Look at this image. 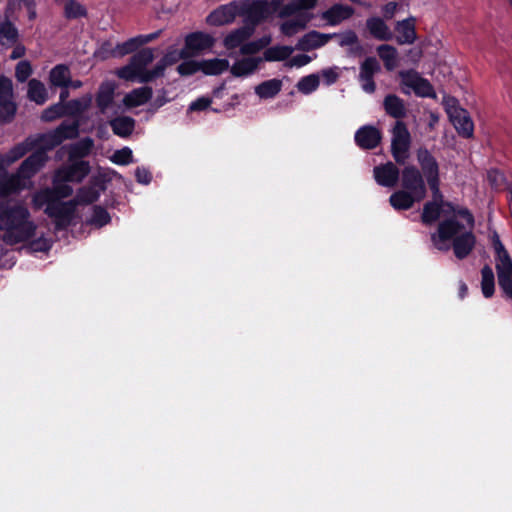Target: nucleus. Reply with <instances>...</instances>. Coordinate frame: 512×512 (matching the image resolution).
Segmentation results:
<instances>
[{
    "instance_id": "13",
    "label": "nucleus",
    "mask_w": 512,
    "mask_h": 512,
    "mask_svg": "<svg viewBox=\"0 0 512 512\" xmlns=\"http://www.w3.org/2000/svg\"><path fill=\"white\" fill-rule=\"evenodd\" d=\"M446 111L450 121L460 135L466 138L473 135V121L469 113L458 106L455 99H449L446 101Z\"/></svg>"
},
{
    "instance_id": "31",
    "label": "nucleus",
    "mask_w": 512,
    "mask_h": 512,
    "mask_svg": "<svg viewBox=\"0 0 512 512\" xmlns=\"http://www.w3.org/2000/svg\"><path fill=\"white\" fill-rule=\"evenodd\" d=\"M230 63L227 59L213 58L200 61V69L206 75H219L227 71Z\"/></svg>"
},
{
    "instance_id": "51",
    "label": "nucleus",
    "mask_w": 512,
    "mask_h": 512,
    "mask_svg": "<svg viewBox=\"0 0 512 512\" xmlns=\"http://www.w3.org/2000/svg\"><path fill=\"white\" fill-rule=\"evenodd\" d=\"M65 113H67L66 106L58 103L44 110L42 113V119L45 121H52Z\"/></svg>"
},
{
    "instance_id": "59",
    "label": "nucleus",
    "mask_w": 512,
    "mask_h": 512,
    "mask_svg": "<svg viewBox=\"0 0 512 512\" xmlns=\"http://www.w3.org/2000/svg\"><path fill=\"white\" fill-rule=\"evenodd\" d=\"M397 3L389 2L383 7V14L386 19H391L396 11Z\"/></svg>"
},
{
    "instance_id": "48",
    "label": "nucleus",
    "mask_w": 512,
    "mask_h": 512,
    "mask_svg": "<svg viewBox=\"0 0 512 512\" xmlns=\"http://www.w3.org/2000/svg\"><path fill=\"white\" fill-rule=\"evenodd\" d=\"M16 37L17 31L11 23L4 22L0 25V41L2 44L12 43Z\"/></svg>"
},
{
    "instance_id": "52",
    "label": "nucleus",
    "mask_w": 512,
    "mask_h": 512,
    "mask_svg": "<svg viewBox=\"0 0 512 512\" xmlns=\"http://www.w3.org/2000/svg\"><path fill=\"white\" fill-rule=\"evenodd\" d=\"M109 221H110V216L106 210H104L101 207L94 208L93 215L90 219V222L93 225H95L97 227H102V226L106 225L107 223H109Z\"/></svg>"
},
{
    "instance_id": "21",
    "label": "nucleus",
    "mask_w": 512,
    "mask_h": 512,
    "mask_svg": "<svg viewBox=\"0 0 512 512\" xmlns=\"http://www.w3.org/2000/svg\"><path fill=\"white\" fill-rule=\"evenodd\" d=\"M161 31H156L146 35H138L136 37L130 38L129 40L118 44L113 50V54L115 56H124L129 54L139 47L157 39L160 35Z\"/></svg>"
},
{
    "instance_id": "28",
    "label": "nucleus",
    "mask_w": 512,
    "mask_h": 512,
    "mask_svg": "<svg viewBox=\"0 0 512 512\" xmlns=\"http://www.w3.org/2000/svg\"><path fill=\"white\" fill-rule=\"evenodd\" d=\"M354 10L347 5L336 4L322 13V19L330 25H336L352 16Z\"/></svg>"
},
{
    "instance_id": "36",
    "label": "nucleus",
    "mask_w": 512,
    "mask_h": 512,
    "mask_svg": "<svg viewBox=\"0 0 512 512\" xmlns=\"http://www.w3.org/2000/svg\"><path fill=\"white\" fill-rule=\"evenodd\" d=\"M49 79L52 86L68 88L70 71L65 65H57L50 71Z\"/></svg>"
},
{
    "instance_id": "16",
    "label": "nucleus",
    "mask_w": 512,
    "mask_h": 512,
    "mask_svg": "<svg viewBox=\"0 0 512 512\" xmlns=\"http://www.w3.org/2000/svg\"><path fill=\"white\" fill-rule=\"evenodd\" d=\"M12 82L0 77V123L9 122L14 117L16 105L13 102Z\"/></svg>"
},
{
    "instance_id": "41",
    "label": "nucleus",
    "mask_w": 512,
    "mask_h": 512,
    "mask_svg": "<svg viewBox=\"0 0 512 512\" xmlns=\"http://www.w3.org/2000/svg\"><path fill=\"white\" fill-rule=\"evenodd\" d=\"M290 46H274L265 50L264 59L266 61H281L287 59L293 52Z\"/></svg>"
},
{
    "instance_id": "34",
    "label": "nucleus",
    "mask_w": 512,
    "mask_h": 512,
    "mask_svg": "<svg viewBox=\"0 0 512 512\" xmlns=\"http://www.w3.org/2000/svg\"><path fill=\"white\" fill-rule=\"evenodd\" d=\"M384 108L387 114L394 118H402L406 114L403 100L395 95H388L384 99Z\"/></svg>"
},
{
    "instance_id": "8",
    "label": "nucleus",
    "mask_w": 512,
    "mask_h": 512,
    "mask_svg": "<svg viewBox=\"0 0 512 512\" xmlns=\"http://www.w3.org/2000/svg\"><path fill=\"white\" fill-rule=\"evenodd\" d=\"M89 171V163L86 161H74L57 170L53 178V183L58 195L61 197H68L71 195L72 188L67 184V182H80L85 178Z\"/></svg>"
},
{
    "instance_id": "62",
    "label": "nucleus",
    "mask_w": 512,
    "mask_h": 512,
    "mask_svg": "<svg viewBox=\"0 0 512 512\" xmlns=\"http://www.w3.org/2000/svg\"><path fill=\"white\" fill-rule=\"evenodd\" d=\"M468 287L465 283L461 282L459 286V296L460 298H464L467 294Z\"/></svg>"
},
{
    "instance_id": "9",
    "label": "nucleus",
    "mask_w": 512,
    "mask_h": 512,
    "mask_svg": "<svg viewBox=\"0 0 512 512\" xmlns=\"http://www.w3.org/2000/svg\"><path fill=\"white\" fill-rule=\"evenodd\" d=\"M493 247L496 253L498 283L504 294L512 299V260L497 234L493 235Z\"/></svg>"
},
{
    "instance_id": "22",
    "label": "nucleus",
    "mask_w": 512,
    "mask_h": 512,
    "mask_svg": "<svg viewBox=\"0 0 512 512\" xmlns=\"http://www.w3.org/2000/svg\"><path fill=\"white\" fill-rule=\"evenodd\" d=\"M379 71L380 64L376 60V58L369 57L363 62V64L361 65L359 78L362 84V88L365 92H374L375 83L373 81V76Z\"/></svg>"
},
{
    "instance_id": "11",
    "label": "nucleus",
    "mask_w": 512,
    "mask_h": 512,
    "mask_svg": "<svg viewBox=\"0 0 512 512\" xmlns=\"http://www.w3.org/2000/svg\"><path fill=\"white\" fill-rule=\"evenodd\" d=\"M417 162L421 168V174L425 177L430 189L436 195L439 193V164L432 153L425 147L416 151Z\"/></svg>"
},
{
    "instance_id": "20",
    "label": "nucleus",
    "mask_w": 512,
    "mask_h": 512,
    "mask_svg": "<svg viewBox=\"0 0 512 512\" xmlns=\"http://www.w3.org/2000/svg\"><path fill=\"white\" fill-rule=\"evenodd\" d=\"M213 44L214 39L212 36L203 32H195L186 36L185 47L183 49L187 51V57H190L210 49Z\"/></svg>"
},
{
    "instance_id": "1",
    "label": "nucleus",
    "mask_w": 512,
    "mask_h": 512,
    "mask_svg": "<svg viewBox=\"0 0 512 512\" xmlns=\"http://www.w3.org/2000/svg\"><path fill=\"white\" fill-rule=\"evenodd\" d=\"M440 216L448 217L442 221L431 240L434 246L441 251L451 248L458 259L467 257L475 246L473 234L474 219L467 209L455 208L450 203H444L438 199L424 205L422 221L425 224L435 222Z\"/></svg>"
},
{
    "instance_id": "50",
    "label": "nucleus",
    "mask_w": 512,
    "mask_h": 512,
    "mask_svg": "<svg viewBox=\"0 0 512 512\" xmlns=\"http://www.w3.org/2000/svg\"><path fill=\"white\" fill-rule=\"evenodd\" d=\"M177 71L182 76H190L198 71H201L200 61H195V60L184 61L180 65H178Z\"/></svg>"
},
{
    "instance_id": "55",
    "label": "nucleus",
    "mask_w": 512,
    "mask_h": 512,
    "mask_svg": "<svg viewBox=\"0 0 512 512\" xmlns=\"http://www.w3.org/2000/svg\"><path fill=\"white\" fill-rule=\"evenodd\" d=\"M211 104V100L207 97H201L194 102H192L189 106L190 111H202L208 108Z\"/></svg>"
},
{
    "instance_id": "17",
    "label": "nucleus",
    "mask_w": 512,
    "mask_h": 512,
    "mask_svg": "<svg viewBox=\"0 0 512 512\" xmlns=\"http://www.w3.org/2000/svg\"><path fill=\"white\" fill-rule=\"evenodd\" d=\"M401 83L403 85L402 91L409 94L411 91L420 96H430L432 87L430 83L422 78L415 71H406L400 73Z\"/></svg>"
},
{
    "instance_id": "38",
    "label": "nucleus",
    "mask_w": 512,
    "mask_h": 512,
    "mask_svg": "<svg viewBox=\"0 0 512 512\" xmlns=\"http://www.w3.org/2000/svg\"><path fill=\"white\" fill-rule=\"evenodd\" d=\"M379 57L384 62L387 70H393L397 66V50L391 45H380L377 48Z\"/></svg>"
},
{
    "instance_id": "54",
    "label": "nucleus",
    "mask_w": 512,
    "mask_h": 512,
    "mask_svg": "<svg viewBox=\"0 0 512 512\" xmlns=\"http://www.w3.org/2000/svg\"><path fill=\"white\" fill-rule=\"evenodd\" d=\"M311 57L305 54H300L293 56L290 58L287 62V65L290 67H302L306 64H308L311 61Z\"/></svg>"
},
{
    "instance_id": "35",
    "label": "nucleus",
    "mask_w": 512,
    "mask_h": 512,
    "mask_svg": "<svg viewBox=\"0 0 512 512\" xmlns=\"http://www.w3.org/2000/svg\"><path fill=\"white\" fill-rule=\"evenodd\" d=\"M282 82L278 79L264 81L255 87V93L263 99L273 98L281 90Z\"/></svg>"
},
{
    "instance_id": "53",
    "label": "nucleus",
    "mask_w": 512,
    "mask_h": 512,
    "mask_svg": "<svg viewBox=\"0 0 512 512\" xmlns=\"http://www.w3.org/2000/svg\"><path fill=\"white\" fill-rule=\"evenodd\" d=\"M32 73L31 64L28 61H20L15 70V76L19 82H25Z\"/></svg>"
},
{
    "instance_id": "14",
    "label": "nucleus",
    "mask_w": 512,
    "mask_h": 512,
    "mask_svg": "<svg viewBox=\"0 0 512 512\" xmlns=\"http://www.w3.org/2000/svg\"><path fill=\"white\" fill-rule=\"evenodd\" d=\"M242 1L234 0L218 6L206 17V22L211 26H225L232 24L241 13Z\"/></svg>"
},
{
    "instance_id": "43",
    "label": "nucleus",
    "mask_w": 512,
    "mask_h": 512,
    "mask_svg": "<svg viewBox=\"0 0 512 512\" xmlns=\"http://www.w3.org/2000/svg\"><path fill=\"white\" fill-rule=\"evenodd\" d=\"M330 39H335L341 46H352L357 42V36L354 32L348 31L341 35H331L322 33V45L327 43Z\"/></svg>"
},
{
    "instance_id": "2",
    "label": "nucleus",
    "mask_w": 512,
    "mask_h": 512,
    "mask_svg": "<svg viewBox=\"0 0 512 512\" xmlns=\"http://www.w3.org/2000/svg\"><path fill=\"white\" fill-rule=\"evenodd\" d=\"M0 231L5 244L16 245L35 237L37 224L26 205L5 200L0 202Z\"/></svg>"
},
{
    "instance_id": "40",
    "label": "nucleus",
    "mask_w": 512,
    "mask_h": 512,
    "mask_svg": "<svg viewBox=\"0 0 512 512\" xmlns=\"http://www.w3.org/2000/svg\"><path fill=\"white\" fill-rule=\"evenodd\" d=\"M271 41L272 39L270 36H264L254 41L247 40L245 41L244 46H242V51L240 54L251 57V55L258 53L260 50L267 47Z\"/></svg>"
},
{
    "instance_id": "23",
    "label": "nucleus",
    "mask_w": 512,
    "mask_h": 512,
    "mask_svg": "<svg viewBox=\"0 0 512 512\" xmlns=\"http://www.w3.org/2000/svg\"><path fill=\"white\" fill-rule=\"evenodd\" d=\"M114 91L115 86L110 82L103 83L97 94V106L102 114L109 115L110 112L115 113L114 110Z\"/></svg>"
},
{
    "instance_id": "7",
    "label": "nucleus",
    "mask_w": 512,
    "mask_h": 512,
    "mask_svg": "<svg viewBox=\"0 0 512 512\" xmlns=\"http://www.w3.org/2000/svg\"><path fill=\"white\" fill-rule=\"evenodd\" d=\"M62 198L56 192L55 186L52 189H43L33 195L32 203L36 208H42L47 205L45 212L55 218L57 227L68 225L72 219V207L56 200Z\"/></svg>"
},
{
    "instance_id": "10",
    "label": "nucleus",
    "mask_w": 512,
    "mask_h": 512,
    "mask_svg": "<svg viewBox=\"0 0 512 512\" xmlns=\"http://www.w3.org/2000/svg\"><path fill=\"white\" fill-rule=\"evenodd\" d=\"M411 135L402 121H397L392 129L391 153L398 164H404L410 156Z\"/></svg>"
},
{
    "instance_id": "46",
    "label": "nucleus",
    "mask_w": 512,
    "mask_h": 512,
    "mask_svg": "<svg viewBox=\"0 0 512 512\" xmlns=\"http://www.w3.org/2000/svg\"><path fill=\"white\" fill-rule=\"evenodd\" d=\"M64 12L65 16L70 19H75L86 15V9L75 0L66 1Z\"/></svg>"
},
{
    "instance_id": "49",
    "label": "nucleus",
    "mask_w": 512,
    "mask_h": 512,
    "mask_svg": "<svg viewBox=\"0 0 512 512\" xmlns=\"http://www.w3.org/2000/svg\"><path fill=\"white\" fill-rule=\"evenodd\" d=\"M320 45V34L311 32L305 35L298 43V48L302 50H310Z\"/></svg>"
},
{
    "instance_id": "15",
    "label": "nucleus",
    "mask_w": 512,
    "mask_h": 512,
    "mask_svg": "<svg viewBox=\"0 0 512 512\" xmlns=\"http://www.w3.org/2000/svg\"><path fill=\"white\" fill-rule=\"evenodd\" d=\"M242 15L246 16L249 26H253L267 19L272 14L268 0H241Z\"/></svg>"
},
{
    "instance_id": "57",
    "label": "nucleus",
    "mask_w": 512,
    "mask_h": 512,
    "mask_svg": "<svg viewBox=\"0 0 512 512\" xmlns=\"http://www.w3.org/2000/svg\"><path fill=\"white\" fill-rule=\"evenodd\" d=\"M50 246V241L43 237H40L30 244V247L33 251H46L50 248Z\"/></svg>"
},
{
    "instance_id": "33",
    "label": "nucleus",
    "mask_w": 512,
    "mask_h": 512,
    "mask_svg": "<svg viewBox=\"0 0 512 512\" xmlns=\"http://www.w3.org/2000/svg\"><path fill=\"white\" fill-rule=\"evenodd\" d=\"M113 132L120 137H127L134 129L135 121L128 116L117 117L110 121Z\"/></svg>"
},
{
    "instance_id": "12",
    "label": "nucleus",
    "mask_w": 512,
    "mask_h": 512,
    "mask_svg": "<svg viewBox=\"0 0 512 512\" xmlns=\"http://www.w3.org/2000/svg\"><path fill=\"white\" fill-rule=\"evenodd\" d=\"M78 134V124L76 122L63 123L56 130L46 133L39 137L35 146H39V151L52 149L68 138L76 137Z\"/></svg>"
},
{
    "instance_id": "6",
    "label": "nucleus",
    "mask_w": 512,
    "mask_h": 512,
    "mask_svg": "<svg viewBox=\"0 0 512 512\" xmlns=\"http://www.w3.org/2000/svg\"><path fill=\"white\" fill-rule=\"evenodd\" d=\"M154 53L152 49H143L135 54L130 62L118 69L117 76L121 79L145 83L157 78L155 69L148 70L147 66L153 61Z\"/></svg>"
},
{
    "instance_id": "64",
    "label": "nucleus",
    "mask_w": 512,
    "mask_h": 512,
    "mask_svg": "<svg viewBox=\"0 0 512 512\" xmlns=\"http://www.w3.org/2000/svg\"><path fill=\"white\" fill-rule=\"evenodd\" d=\"M67 97H68V91H67V90H63V91L60 93V100H61V101H64Z\"/></svg>"
},
{
    "instance_id": "45",
    "label": "nucleus",
    "mask_w": 512,
    "mask_h": 512,
    "mask_svg": "<svg viewBox=\"0 0 512 512\" xmlns=\"http://www.w3.org/2000/svg\"><path fill=\"white\" fill-rule=\"evenodd\" d=\"M91 102H92V96L89 94L84 95L83 97H81L77 100H73L66 105L67 113H70V114L81 113V112L85 111L91 105Z\"/></svg>"
},
{
    "instance_id": "39",
    "label": "nucleus",
    "mask_w": 512,
    "mask_h": 512,
    "mask_svg": "<svg viewBox=\"0 0 512 512\" xmlns=\"http://www.w3.org/2000/svg\"><path fill=\"white\" fill-rule=\"evenodd\" d=\"M93 147V141L89 138L80 140L79 142L69 146L70 160L87 156Z\"/></svg>"
},
{
    "instance_id": "25",
    "label": "nucleus",
    "mask_w": 512,
    "mask_h": 512,
    "mask_svg": "<svg viewBox=\"0 0 512 512\" xmlns=\"http://www.w3.org/2000/svg\"><path fill=\"white\" fill-rule=\"evenodd\" d=\"M261 61L262 59L258 57H243L235 60L229 69L231 74L235 77H246L257 70Z\"/></svg>"
},
{
    "instance_id": "60",
    "label": "nucleus",
    "mask_w": 512,
    "mask_h": 512,
    "mask_svg": "<svg viewBox=\"0 0 512 512\" xmlns=\"http://www.w3.org/2000/svg\"><path fill=\"white\" fill-rule=\"evenodd\" d=\"M24 54H25V48L23 46H16L13 49L10 58L18 59V58H21Z\"/></svg>"
},
{
    "instance_id": "24",
    "label": "nucleus",
    "mask_w": 512,
    "mask_h": 512,
    "mask_svg": "<svg viewBox=\"0 0 512 512\" xmlns=\"http://www.w3.org/2000/svg\"><path fill=\"white\" fill-rule=\"evenodd\" d=\"M381 140V133L373 126H364L355 134L356 143L363 149L375 148Z\"/></svg>"
},
{
    "instance_id": "26",
    "label": "nucleus",
    "mask_w": 512,
    "mask_h": 512,
    "mask_svg": "<svg viewBox=\"0 0 512 512\" xmlns=\"http://www.w3.org/2000/svg\"><path fill=\"white\" fill-rule=\"evenodd\" d=\"M366 26L370 34L377 40L389 41L393 38L392 31L384 20L379 17L369 18L366 22Z\"/></svg>"
},
{
    "instance_id": "47",
    "label": "nucleus",
    "mask_w": 512,
    "mask_h": 512,
    "mask_svg": "<svg viewBox=\"0 0 512 512\" xmlns=\"http://www.w3.org/2000/svg\"><path fill=\"white\" fill-rule=\"evenodd\" d=\"M110 160L118 165H128L133 162L132 150L128 147L117 150L110 157Z\"/></svg>"
},
{
    "instance_id": "30",
    "label": "nucleus",
    "mask_w": 512,
    "mask_h": 512,
    "mask_svg": "<svg viewBox=\"0 0 512 512\" xmlns=\"http://www.w3.org/2000/svg\"><path fill=\"white\" fill-rule=\"evenodd\" d=\"M103 190L104 186L99 181H94L91 185L83 187L78 191L75 201L78 204L93 203L99 198Z\"/></svg>"
},
{
    "instance_id": "18",
    "label": "nucleus",
    "mask_w": 512,
    "mask_h": 512,
    "mask_svg": "<svg viewBox=\"0 0 512 512\" xmlns=\"http://www.w3.org/2000/svg\"><path fill=\"white\" fill-rule=\"evenodd\" d=\"M254 33V27L244 25L242 27L231 30L223 38V46L229 52L228 55L231 58L235 57V49L239 48L242 51L245 41H247Z\"/></svg>"
},
{
    "instance_id": "61",
    "label": "nucleus",
    "mask_w": 512,
    "mask_h": 512,
    "mask_svg": "<svg viewBox=\"0 0 512 512\" xmlns=\"http://www.w3.org/2000/svg\"><path fill=\"white\" fill-rule=\"evenodd\" d=\"M283 1L284 0H271V2H269L270 7L272 9V13L279 9V7L283 3Z\"/></svg>"
},
{
    "instance_id": "19",
    "label": "nucleus",
    "mask_w": 512,
    "mask_h": 512,
    "mask_svg": "<svg viewBox=\"0 0 512 512\" xmlns=\"http://www.w3.org/2000/svg\"><path fill=\"white\" fill-rule=\"evenodd\" d=\"M373 176L377 184L383 187L392 188L396 186L401 174L397 166L392 162H387L375 166Z\"/></svg>"
},
{
    "instance_id": "44",
    "label": "nucleus",
    "mask_w": 512,
    "mask_h": 512,
    "mask_svg": "<svg viewBox=\"0 0 512 512\" xmlns=\"http://www.w3.org/2000/svg\"><path fill=\"white\" fill-rule=\"evenodd\" d=\"M319 86V77L317 74H311L303 77L297 83V89L303 94H309Z\"/></svg>"
},
{
    "instance_id": "5",
    "label": "nucleus",
    "mask_w": 512,
    "mask_h": 512,
    "mask_svg": "<svg viewBox=\"0 0 512 512\" xmlns=\"http://www.w3.org/2000/svg\"><path fill=\"white\" fill-rule=\"evenodd\" d=\"M317 0H293L283 6L279 11V17H291L281 24V32L286 36H292L303 30L310 20L308 10L313 8Z\"/></svg>"
},
{
    "instance_id": "3",
    "label": "nucleus",
    "mask_w": 512,
    "mask_h": 512,
    "mask_svg": "<svg viewBox=\"0 0 512 512\" xmlns=\"http://www.w3.org/2000/svg\"><path fill=\"white\" fill-rule=\"evenodd\" d=\"M400 179L402 189L391 194L389 203L395 210H408L414 203L425 198V181L421 172L413 165L402 170Z\"/></svg>"
},
{
    "instance_id": "32",
    "label": "nucleus",
    "mask_w": 512,
    "mask_h": 512,
    "mask_svg": "<svg viewBox=\"0 0 512 512\" xmlns=\"http://www.w3.org/2000/svg\"><path fill=\"white\" fill-rule=\"evenodd\" d=\"M28 98L38 105L44 104L48 99V92L42 82L37 79H31L28 82Z\"/></svg>"
},
{
    "instance_id": "4",
    "label": "nucleus",
    "mask_w": 512,
    "mask_h": 512,
    "mask_svg": "<svg viewBox=\"0 0 512 512\" xmlns=\"http://www.w3.org/2000/svg\"><path fill=\"white\" fill-rule=\"evenodd\" d=\"M47 155L37 151L25 159L18 170L0 184V196H9L32 188L31 178L44 166Z\"/></svg>"
},
{
    "instance_id": "42",
    "label": "nucleus",
    "mask_w": 512,
    "mask_h": 512,
    "mask_svg": "<svg viewBox=\"0 0 512 512\" xmlns=\"http://www.w3.org/2000/svg\"><path fill=\"white\" fill-rule=\"evenodd\" d=\"M481 289L486 298H489L494 293V273L490 266L486 265L481 270Z\"/></svg>"
},
{
    "instance_id": "27",
    "label": "nucleus",
    "mask_w": 512,
    "mask_h": 512,
    "mask_svg": "<svg viewBox=\"0 0 512 512\" xmlns=\"http://www.w3.org/2000/svg\"><path fill=\"white\" fill-rule=\"evenodd\" d=\"M395 30L397 32L396 40L399 44H411L416 39L414 18L397 22Z\"/></svg>"
},
{
    "instance_id": "63",
    "label": "nucleus",
    "mask_w": 512,
    "mask_h": 512,
    "mask_svg": "<svg viewBox=\"0 0 512 512\" xmlns=\"http://www.w3.org/2000/svg\"><path fill=\"white\" fill-rule=\"evenodd\" d=\"M82 86V82L79 80L72 81L71 78L69 79L68 87H71L73 89H78Z\"/></svg>"
},
{
    "instance_id": "56",
    "label": "nucleus",
    "mask_w": 512,
    "mask_h": 512,
    "mask_svg": "<svg viewBox=\"0 0 512 512\" xmlns=\"http://www.w3.org/2000/svg\"><path fill=\"white\" fill-rule=\"evenodd\" d=\"M135 176L141 184L147 185L151 181V173L145 168L138 167L135 171Z\"/></svg>"
},
{
    "instance_id": "58",
    "label": "nucleus",
    "mask_w": 512,
    "mask_h": 512,
    "mask_svg": "<svg viewBox=\"0 0 512 512\" xmlns=\"http://www.w3.org/2000/svg\"><path fill=\"white\" fill-rule=\"evenodd\" d=\"M338 72L335 69H328L322 72V78H324L327 84H332L338 78Z\"/></svg>"
},
{
    "instance_id": "37",
    "label": "nucleus",
    "mask_w": 512,
    "mask_h": 512,
    "mask_svg": "<svg viewBox=\"0 0 512 512\" xmlns=\"http://www.w3.org/2000/svg\"><path fill=\"white\" fill-rule=\"evenodd\" d=\"M183 58H187V51H184V49L181 51L173 50L168 52L154 67L157 76H162L167 66Z\"/></svg>"
},
{
    "instance_id": "29",
    "label": "nucleus",
    "mask_w": 512,
    "mask_h": 512,
    "mask_svg": "<svg viewBox=\"0 0 512 512\" xmlns=\"http://www.w3.org/2000/svg\"><path fill=\"white\" fill-rule=\"evenodd\" d=\"M152 97L150 87H140L125 95L123 103L128 108L138 107L145 104Z\"/></svg>"
}]
</instances>
